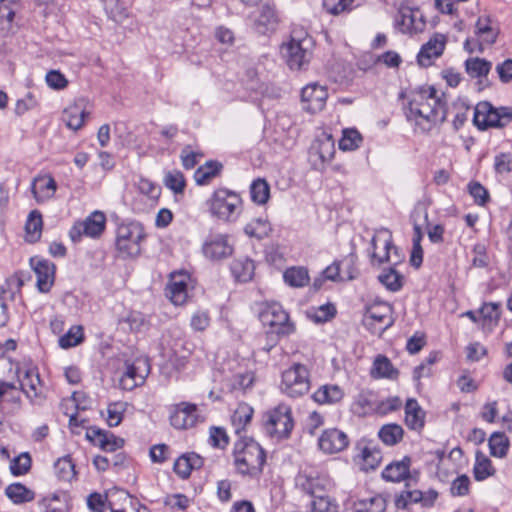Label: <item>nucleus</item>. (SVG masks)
I'll return each instance as SVG.
<instances>
[{
  "instance_id": "1",
  "label": "nucleus",
  "mask_w": 512,
  "mask_h": 512,
  "mask_svg": "<svg viewBox=\"0 0 512 512\" xmlns=\"http://www.w3.org/2000/svg\"><path fill=\"white\" fill-rule=\"evenodd\" d=\"M403 110L406 120L413 125L416 133H429L447 119V103L432 85H422L411 90Z\"/></svg>"
},
{
  "instance_id": "2",
  "label": "nucleus",
  "mask_w": 512,
  "mask_h": 512,
  "mask_svg": "<svg viewBox=\"0 0 512 512\" xmlns=\"http://www.w3.org/2000/svg\"><path fill=\"white\" fill-rule=\"evenodd\" d=\"M233 465L236 473L248 480H259L266 464V452L251 437H242L234 443Z\"/></svg>"
},
{
  "instance_id": "3",
  "label": "nucleus",
  "mask_w": 512,
  "mask_h": 512,
  "mask_svg": "<svg viewBox=\"0 0 512 512\" xmlns=\"http://www.w3.org/2000/svg\"><path fill=\"white\" fill-rule=\"evenodd\" d=\"M242 202L240 194L236 191L219 187L205 201V206L212 218L225 223H232L241 214Z\"/></svg>"
},
{
  "instance_id": "4",
  "label": "nucleus",
  "mask_w": 512,
  "mask_h": 512,
  "mask_svg": "<svg viewBox=\"0 0 512 512\" xmlns=\"http://www.w3.org/2000/svg\"><path fill=\"white\" fill-rule=\"evenodd\" d=\"M145 238V228L140 222L122 221L117 225L115 246L122 258H134L140 255Z\"/></svg>"
},
{
  "instance_id": "5",
  "label": "nucleus",
  "mask_w": 512,
  "mask_h": 512,
  "mask_svg": "<svg viewBox=\"0 0 512 512\" xmlns=\"http://www.w3.org/2000/svg\"><path fill=\"white\" fill-rule=\"evenodd\" d=\"M263 418L264 429L271 438L280 441L290 437L294 428V419L290 406L281 403L268 410Z\"/></svg>"
},
{
  "instance_id": "6",
  "label": "nucleus",
  "mask_w": 512,
  "mask_h": 512,
  "mask_svg": "<svg viewBox=\"0 0 512 512\" xmlns=\"http://www.w3.org/2000/svg\"><path fill=\"white\" fill-rule=\"evenodd\" d=\"M512 122L511 107H494L488 101L479 102L474 108L473 123L481 131L503 128Z\"/></svg>"
},
{
  "instance_id": "7",
  "label": "nucleus",
  "mask_w": 512,
  "mask_h": 512,
  "mask_svg": "<svg viewBox=\"0 0 512 512\" xmlns=\"http://www.w3.org/2000/svg\"><path fill=\"white\" fill-rule=\"evenodd\" d=\"M310 389V373L308 368L301 363H294L282 372L280 390L291 398H298L306 394Z\"/></svg>"
},
{
  "instance_id": "8",
  "label": "nucleus",
  "mask_w": 512,
  "mask_h": 512,
  "mask_svg": "<svg viewBox=\"0 0 512 512\" xmlns=\"http://www.w3.org/2000/svg\"><path fill=\"white\" fill-rule=\"evenodd\" d=\"M312 40L308 37L296 38L295 35L281 46V53L292 70L303 69L310 61Z\"/></svg>"
},
{
  "instance_id": "9",
  "label": "nucleus",
  "mask_w": 512,
  "mask_h": 512,
  "mask_svg": "<svg viewBox=\"0 0 512 512\" xmlns=\"http://www.w3.org/2000/svg\"><path fill=\"white\" fill-rule=\"evenodd\" d=\"M392 312L390 304L376 301L365 308L363 324L372 334H381L393 325Z\"/></svg>"
},
{
  "instance_id": "10",
  "label": "nucleus",
  "mask_w": 512,
  "mask_h": 512,
  "mask_svg": "<svg viewBox=\"0 0 512 512\" xmlns=\"http://www.w3.org/2000/svg\"><path fill=\"white\" fill-rule=\"evenodd\" d=\"M260 321L269 326L272 333L278 336H288L295 331L294 324L290 321L288 313L279 303L267 304L260 312Z\"/></svg>"
},
{
  "instance_id": "11",
  "label": "nucleus",
  "mask_w": 512,
  "mask_h": 512,
  "mask_svg": "<svg viewBox=\"0 0 512 512\" xmlns=\"http://www.w3.org/2000/svg\"><path fill=\"white\" fill-rule=\"evenodd\" d=\"M260 3L253 21V29L259 35H271L277 31L280 25V12L272 0H265Z\"/></svg>"
},
{
  "instance_id": "12",
  "label": "nucleus",
  "mask_w": 512,
  "mask_h": 512,
  "mask_svg": "<svg viewBox=\"0 0 512 512\" xmlns=\"http://www.w3.org/2000/svg\"><path fill=\"white\" fill-rule=\"evenodd\" d=\"M106 226V216L101 211L92 212L84 221L77 222L70 229L69 236L73 242H79L82 236L98 238Z\"/></svg>"
},
{
  "instance_id": "13",
  "label": "nucleus",
  "mask_w": 512,
  "mask_h": 512,
  "mask_svg": "<svg viewBox=\"0 0 512 512\" xmlns=\"http://www.w3.org/2000/svg\"><path fill=\"white\" fill-rule=\"evenodd\" d=\"M200 419L196 404L181 402L175 404L170 413V424L179 430H186L194 427Z\"/></svg>"
},
{
  "instance_id": "14",
  "label": "nucleus",
  "mask_w": 512,
  "mask_h": 512,
  "mask_svg": "<svg viewBox=\"0 0 512 512\" xmlns=\"http://www.w3.org/2000/svg\"><path fill=\"white\" fill-rule=\"evenodd\" d=\"M233 246L229 243L225 234H210L202 245L203 255L211 261H221L230 257L233 253Z\"/></svg>"
},
{
  "instance_id": "15",
  "label": "nucleus",
  "mask_w": 512,
  "mask_h": 512,
  "mask_svg": "<svg viewBox=\"0 0 512 512\" xmlns=\"http://www.w3.org/2000/svg\"><path fill=\"white\" fill-rule=\"evenodd\" d=\"M30 266L36 274V286L41 293H48L55 281L56 265L48 259L34 256Z\"/></svg>"
},
{
  "instance_id": "16",
  "label": "nucleus",
  "mask_w": 512,
  "mask_h": 512,
  "mask_svg": "<svg viewBox=\"0 0 512 512\" xmlns=\"http://www.w3.org/2000/svg\"><path fill=\"white\" fill-rule=\"evenodd\" d=\"M328 91L325 86L317 83H311L302 88L301 101L303 109L310 113H317L324 109Z\"/></svg>"
},
{
  "instance_id": "17",
  "label": "nucleus",
  "mask_w": 512,
  "mask_h": 512,
  "mask_svg": "<svg viewBox=\"0 0 512 512\" xmlns=\"http://www.w3.org/2000/svg\"><path fill=\"white\" fill-rule=\"evenodd\" d=\"M150 372V365L147 359H136L127 364L126 372L121 377L120 383L124 389L132 390L145 382Z\"/></svg>"
},
{
  "instance_id": "18",
  "label": "nucleus",
  "mask_w": 512,
  "mask_h": 512,
  "mask_svg": "<svg viewBox=\"0 0 512 512\" xmlns=\"http://www.w3.org/2000/svg\"><path fill=\"white\" fill-rule=\"evenodd\" d=\"M318 445L323 452L334 454L348 447L349 438L346 433L339 429H326L319 437Z\"/></svg>"
},
{
  "instance_id": "19",
  "label": "nucleus",
  "mask_w": 512,
  "mask_h": 512,
  "mask_svg": "<svg viewBox=\"0 0 512 512\" xmlns=\"http://www.w3.org/2000/svg\"><path fill=\"white\" fill-rule=\"evenodd\" d=\"M446 38L442 34H435L428 42L422 45L417 54V62L422 67H429L434 59L440 57L445 49Z\"/></svg>"
},
{
  "instance_id": "20",
  "label": "nucleus",
  "mask_w": 512,
  "mask_h": 512,
  "mask_svg": "<svg viewBox=\"0 0 512 512\" xmlns=\"http://www.w3.org/2000/svg\"><path fill=\"white\" fill-rule=\"evenodd\" d=\"M17 375L23 393L29 398L37 397L41 386L38 369L33 366L18 367Z\"/></svg>"
},
{
  "instance_id": "21",
  "label": "nucleus",
  "mask_w": 512,
  "mask_h": 512,
  "mask_svg": "<svg viewBox=\"0 0 512 512\" xmlns=\"http://www.w3.org/2000/svg\"><path fill=\"white\" fill-rule=\"evenodd\" d=\"M412 459L410 456H404L399 461H393L382 471L381 476L388 482H401L410 477V466Z\"/></svg>"
},
{
  "instance_id": "22",
  "label": "nucleus",
  "mask_w": 512,
  "mask_h": 512,
  "mask_svg": "<svg viewBox=\"0 0 512 512\" xmlns=\"http://www.w3.org/2000/svg\"><path fill=\"white\" fill-rule=\"evenodd\" d=\"M465 72L471 78L477 79L478 85L485 87L487 84V76L492 69V62L479 57H470L466 59L465 63Z\"/></svg>"
},
{
  "instance_id": "23",
  "label": "nucleus",
  "mask_w": 512,
  "mask_h": 512,
  "mask_svg": "<svg viewBox=\"0 0 512 512\" xmlns=\"http://www.w3.org/2000/svg\"><path fill=\"white\" fill-rule=\"evenodd\" d=\"M56 189L57 183L50 175L36 177L31 185V190L37 203H42L51 199L54 196Z\"/></svg>"
},
{
  "instance_id": "24",
  "label": "nucleus",
  "mask_w": 512,
  "mask_h": 512,
  "mask_svg": "<svg viewBox=\"0 0 512 512\" xmlns=\"http://www.w3.org/2000/svg\"><path fill=\"white\" fill-rule=\"evenodd\" d=\"M204 464L203 458L195 452H190L178 457L174 463L173 470L181 478L190 477L193 470L200 469Z\"/></svg>"
},
{
  "instance_id": "25",
  "label": "nucleus",
  "mask_w": 512,
  "mask_h": 512,
  "mask_svg": "<svg viewBox=\"0 0 512 512\" xmlns=\"http://www.w3.org/2000/svg\"><path fill=\"white\" fill-rule=\"evenodd\" d=\"M230 271L236 281L249 282L254 276V261L246 256L235 258L230 264Z\"/></svg>"
},
{
  "instance_id": "26",
  "label": "nucleus",
  "mask_w": 512,
  "mask_h": 512,
  "mask_svg": "<svg viewBox=\"0 0 512 512\" xmlns=\"http://www.w3.org/2000/svg\"><path fill=\"white\" fill-rule=\"evenodd\" d=\"M223 165L217 160H209L199 166L194 172V180L198 186L209 185L212 180L221 175Z\"/></svg>"
},
{
  "instance_id": "27",
  "label": "nucleus",
  "mask_w": 512,
  "mask_h": 512,
  "mask_svg": "<svg viewBox=\"0 0 512 512\" xmlns=\"http://www.w3.org/2000/svg\"><path fill=\"white\" fill-rule=\"evenodd\" d=\"M405 423L409 429L420 430L425 424V412L416 399L410 398L405 404Z\"/></svg>"
},
{
  "instance_id": "28",
  "label": "nucleus",
  "mask_w": 512,
  "mask_h": 512,
  "mask_svg": "<svg viewBox=\"0 0 512 512\" xmlns=\"http://www.w3.org/2000/svg\"><path fill=\"white\" fill-rule=\"evenodd\" d=\"M166 296L174 305L184 304L188 297L186 276L172 277L166 288Z\"/></svg>"
},
{
  "instance_id": "29",
  "label": "nucleus",
  "mask_w": 512,
  "mask_h": 512,
  "mask_svg": "<svg viewBox=\"0 0 512 512\" xmlns=\"http://www.w3.org/2000/svg\"><path fill=\"white\" fill-rule=\"evenodd\" d=\"M88 112L78 103L68 106L62 112V120L67 128L77 131L84 126Z\"/></svg>"
},
{
  "instance_id": "30",
  "label": "nucleus",
  "mask_w": 512,
  "mask_h": 512,
  "mask_svg": "<svg viewBox=\"0 0 512 512\" xmlns=\"http://www.w3.org/2000/svg\"><path fill=\"white\" fill-rule=\"evenodd\" d=\"M370 375L374 379L387 378V379H397L399 376V371L396 369L390 359L385 355L376 356Z\"/></svg>"
},
{
  "instance_id": "31",
  "label": "nucleus",
  "mask_w": 512,
  "mask_h": 512,
  "mask_svg": "<svg viewBox=\"0 0 512 512\" xmlns=\"http://www.w3.org/2000/svg\"><path fill=\"white\" fill-rule=\"evenodd\" d=\"M344 396L343 390L334 384H326L319 387L312 395L313 400L318 404H335Z\"/></svg>"
},
{
  "instance_id": "32",
  "label": "nucleus",
  "mask_w": 512,
  "mask_h": 512,
  "mask_svg": "<svg viewBox=\"0 0 512 512\" xmlns=\"http://www.w3.org/2000/svg\"><path fill=\"white\" fill-rule=\"evenodd\" d=\"M254 410L246 403L238 405L233 415L231 416V423L234 427L235 433L240 434L252 420Z\"/></svg>"
},
{
  "instance_id": "33",
  "label": "nucleus",
  "mask_w": 512,
  "mask_h": 512,
  "mask_svg": "<svg viewBox=\"0 0 512 512\" xmlns=\"http://www.w3.org/2000/svg\"><path fill=\"white\" fill-rule=\"evenodd\" d=\"M475 34L488 45L496 43L499 29L491 25L489 17H479L475 24Z\"/></svg>"
},
{
  "instance_id": "34",
  "label": "nucleus",
  "mask_w": 512,
  "mask_h": 512,
  "mask_svg": "<svg viewBox=\"0 0 512 512\" xmlns=\"http://www.w3.org/2000/svg\"><path fill=\"white\" fill-rule=\"evenodd\" d=\"M387 507L386 499L380 495L370 498L359 499L354 503L353 512H385Z\"/></svg>"
},
{
  "instance_id": "35",
  "label": "nucleus",
  "mask_w": 512,
  "mask_h": 512,
  "mask_svg": "<svg viewBox=\"0 0 512 512\" xmlns=\"http://www.w3.org/2000/svg\"><path fill=\"white\" fill-rule=\"evenodd\" d=\"M250 197L253 203L264 205L270 198V185L264 178H257L250 184Z\"/></svg>"
},
{
  "instance_id": "36",
  "label": "nucleus",
  "mask_w": 512,
  "mask_h": 512,
  "mask_svg": "<svg viewBox=\"0 0 512 512\" xmlns=\"http://www.w3.org/2000/svg\"><path fill=\"white\" fill-rule=\"evenodd\" d=\"M297 485L303 492L312 498L324 494V485L319 477H312L306 474H300L296 479Z\"/></svg>"
},
{
  "instance_id": "37",
  "label": "nucleus",
  "mask_w": 512,
  "mask_h": 512,
  "mask_svg": "<svg viewBox=\"0 0 512 512\" xmlns=\"http://www.w3.org/2000/svg\"><path fill=\"white\" fill-rule=\"evenodd\" d=\"M403 435L402 426L396 423L385 424L378 432V437L387 446L398 444L403 439Z\"/></svg>"
},
{
  "instance_id": "38",
  "label": "nucleus",
  "mask_w": 512,
  "mask_h": 512,
  "mask_svg": "<svg viewBox=\"0 0 512 512\" xmlns=\"http://www.w3.org/2000/svg\"><path fill=\"white\" fill-rule=\"evenodd\" d=\"M43 220L40 211L32 210L25 224L26 239L34 243L39 240L42 232Z\"/></svg>"
},
{
  "instance_id": "39",
  "label": "nucleus",
  "mask_w": 512,
  "mask_h": 512,
  "mask_svg": "<svg viewBox=\"0 0 512 512\" xmlns=\"http://www.w3.org/2000/svg\"><path fill=\"white\" fill-rule=\"evenodd\" d=\"M5 494L14 504L17 505L30 502L35 496L33 491L21 483H13L7 486Z\"/></svg>"
},
{
  "instance_id": "40",
  "label": "nucleus",
  "mask_w": 512,
  "mask_h": 512,
  "mask_svg": "<svg viewBox=\"0 0 512 512\" xmlns=\"http://www.w3.org/2000/svg\"><path fill=\"white\" fill-rule=\"evenodd\" d=\"M283 279L291 287H304L309 283L308 270L305 267H290L283 273Z\"/></svg>"
},
{
  "instance_id": "41",
  "label": "nucleus",
  "mask_w": 512,
  "mask_h": 512,
  "mask_svg": "<svg viewBox=\"0 0 512 512\" xmlns=\"http://www.w3.org/2000/svg\"><path fill=\"white\" fill-rule=\"evenodd\" d=\"M57 478L61 481H71L75 475V464L69 455L58 458L54 463Z\"/></svg>"
},
{
  "instance_id": "42",
  "label": "nucleus",
  "mask_w": 512,
  "mask_h": 512,
  "mask_svg": "<svg viewBox=\"0 0 512 512\" xmlns=\"http://www.w3.org/2000/svg\"><path fill=\"white\" fill-rule=\"evenodd\" d=\"M490 454L497 458L506 456L509 448V439L503 432H494L489 438Z\"/></svg>"
},
{
  "instance_id": "43",
  "label": "nucleus",
  "mask_w": 512,
  "mask_h": 512,
  "mask_svg": "<svg viewBox=\"0 0 512 512\" xmlns=\"http://www.w3.org/2000/svg\"><path fill=\"white\" fill-rule=\"evenodd\" d=\"M244 232L249 237H254L258 240L264 239L271 232L270 223L263 218L253 219L244 227Z\"/></svg>"
},
{
  "instance_id": "44",
  "label": "nucleus",
  "mask_w": 512,
  "mask_h": 512,
  "mask_svg": "<svg viewBox=\"0 0 512 512\" xmlns=\"http://www.w3.org/2000/svg\"><path fill=\"white\" fill-rule=\"evenodd\" d=\"M163 183L174 194H183L186 187L184 174L179 170L167 171L164 175Z\"/></svg>"
},
{
  "instance_id": "45",
  "label": "nucleus",
  "mask_w": 512,
  "mask_h": 512,
  "mask_svg": "<svg viewBox=\"0 0 512 512\" xmlns=\"http://www.w3.org/2000/svg\"><path fill=\"white\" fill-rule=\"evenodd\" d=\"M494 474V468L489 458L480 451L476 454V463L473 468V475L476 481H483Z\"/></svg>"
},
{
  "instance_id": "46",
  "label": "nucleus",
  "mask_w": 512,
  "mask_h": 512,
  "mask_svg": "<svg viewBox=\"0 0 512 512\" xmlns=\"http://www.w3.org/2000/svg\"><path fill=\"white\" fill-rule=\"evenodd\" d=\"M362 141V135L355 128L344 129L339 140V148L343 151H353L360 147Z\"/></svg>"
},
{
  "instance_id": "47",
  "label": "nucleus",
  "mask_w": 512,
  "mask_h": 512,
  "mask_svg": "<svg viewBox=\"0 0 512 512\" xmlns=\"http://www.w3.org/2000/svg\"><path fill=\"white\" fill-rule=\"evenodd\" d=\"M83 341V327L80 325H74L59 338V346L63 349H68L79 345Z\"/></svg>"
},
{
  "instance_id": "48",
  "label": "nucleus",
  "mask_w": 512,
  "mask_h": 512,
  "mask_svg": "<svg viewBox=\"0 0 512 512\" xmlns=\"http://www.w3.org/2000/svg\"><path fill=\"white\" fill-rule=\"evenodd\" d=\"M402 276L394 269H385L379 276L378 280L389 291L397 292L402 288Z\"/></svg>"
},
{
  "instance_id": "49",
  "label": "nucleus",
  "mask_w": 512,
  "mask_h": 512,
  "mask_svg": "<svg viewBox=\"0 0 512 512\" xmlns=\"http://www.w3.org/2000/svg\"><path fill=\"white\" fill-rule=\"evenodd\" d=\"M467 191L478 206H485L490 202L489 191L478 181H470L467 184Z\"/></svg>"
},
{
  "instance_id": "50",
  "label": "nucleus",
  "mask_w": 512,
  "mask_h": 512,
  "mask_svg": "<svg viewBox=\"0 0 512 512\" xmlns=\"http://www.w3.org/2000/svg\"><path fill=\"white\" fill-rule=\"evenodd\" d=\"M361 458L363 460V470H374L381 462L382 454L380 449L375 447H364L361 451Z\"/></svg>"
},
{
  "instance_id": "51",
  "label": "nucleus",
  "mask_w": 512,
  "mask_h": 512,
  "mask_svg": "<svg viewBox=\"0 0 512 512\" xmlns=\"http://www.w3.org/2000/svg\"><path fill=\"white\" fill-rule=\"evenodd\" d=\"M31 462V457L27 452L15 457L10 463V471L12 475L21 476L26 474L31 468Z\"/></svg>"
},
{
  "instance_id": "52",
  "label": "nucleus",
  "mask_w": 512,
  "mask_h": 512,
  "mask_svg": "<svg viewBox=\"0 0 512 512\" xmlns=\"http://www.w3.org/2000/svg\"><path fill=\"white\" fill-rule=\"evenodd\" d=\"M355 0H323V8L332 15L350 12Z\"/></svg>"
},
{
  "instance_id": "53",
  "label": "nucleus",
  "mask_w": 512,
  "mask_h": 512,
  "mask_svg": "<svg viewBox=\"0 0 512 512\" xmlns=\"http://www.w3.org/2000/svg\"><path fill=\"white\" fill-rule=\"evenodd\" d=\"M420 500V490H403L395 497V506L397 509H407L410 504H418Z\"/></svg>"
},
{
  "instance_id": "54",
  "label": "nucleus",
  "mask_w": 512,
  "mask_h": 512,
  "mask_svg": "<svg viewBox=\"0 0 512 512\" xmlns=\"http://www.w3.org/2000/svg\"><path fill=\"white\" fill-rule=\"evenodd\" d=\"M501 305L497 302H484L479 309L481 317L485 321L493 322L497 324L501 316Z\"/></svg>"
},
{
  "instance_id": "55",
  "label": "nucleus",
  "mask_w": 512,
  "mask_h": 512,
  "mask_svg": "<svg viewBox=\"0 0 512 512\" xmlns=\"http://www.w3.org/2000/svg\"><path fill=\"white\" fill-rule=\"evenodd\" d=\"M311 508L312 512H336L338 505L324 493L313 498Z\"/></svg>"
},
{
  "instance_id": "56",
  "label": "nucleus",
  "mask_w": 512,
  "mask_h": 512,
  "mask_svg": "<svg viewBox=\"0 0 512 512\" xmlns=\"http://www.w3.org/2000/svg\"><path fill=\"white\" fill-rule=\"evenodd\" d=\"M402 405V402L399 397L392 396L386 399L376 401L375 413L380 415H386L390 412L396 411Z\"/></svg>"
},
{
  "instance_id": "57",
  "label": "nucleus",
  "mask_w": 512,
  "mask_h": 512,
  "mask_svg": "<svg viewBox=\"0 0 512 512\" xmlns=\"http://www.w3.org/2000/svg\"><path fill=\"white\" fill-rule=\"evenodd\" d=\"M209 443L214 448H226L229 443V438L225 429L215 426L211 427L209 431Z\"/></svg>"
},
{
  "instance_id": "58",
  "label": "nucleus",
  "mask_w": 512,
  "mask_h": 512,
  "mask_svg": "<svg viewBox=\"0 0 512 512\" xmlns=\"http://www.w3.org/2000/svg\"><path fill=\"white\" fill-rule=\"evenodd\" d=\"M254 381V376L251 372L245 370L243 372H238L231 379V389L232 390H245L252 386Z\"/></svg>"
},
{
  "instance_id": "59",
  "label": "nucleus",
  "mask_w": 512,
  "mask_h": 512,
  "mask_svg": "<svg viewBox=\"0 0 512 512\" xmlns=\"http://www.w3.org/2000/svg\"><path fill=\"white\" fill-rule=\"evenodd\" d=\"M125 444L123 438L114 435L109 432L105 438L99 442V448L105 452H115L121 449Z\"/></svg>"
},
{
  "instance_id": "60",
  "label": "nucleus",
  "mask_w": 512,
  "mask_h": 512,
  "mask_svg": "<svg viewBox=\"0 0 512 512\" xmlns=\"http://www.w3.org/2000/svg\"><path fill=\"white\" fill-rule=\"evenodd\" d=\"M494 170L497 174L512 172V153H499L494 157Z\"/></svg>"
},
{
  "instance_id": "61",
  "label": "nucleus",
  "mask_w": 512,
  "mask_h": 512,
  "mask_svg": "<svg viewBox=\"0 0 512 512\" xmlns=\"http://www.w3.org/2000/svg\"><path fill=\"white\" fill-rule=\"evenodd\" d=\"M470 490V479L467 475L463 474L453 480L450 492L452 496H465Z\"/></svg>"
},
{
  "instance_id": "62",
  "label": "nucleus",
  "mask_w": 512,
  "mask_h": 512,
  "mask_svg": "<svg viewBox=\"0 0 512 512\" xmlns=\"http://www.w3.org/2000/svg\"><path fill=\"white\" fill-rule=\"evenodd\" d=\"M38 106V101L33 93L28 92L22 99H18L15 105V114L22 116L27 111L32 110Z\"/></svg>"
},
{
  "instance_id": "63",
  "label": "nucleus",
  "mask_w": 512,
  "mask_h": 512,
  "mask_svg": "<svg viewBox=\"0 0 512 512\" xmlns=\"http://www.w3.org/2000/svg\"><path fill=\"white\" fill-rule=\"evenodd\" d=\"M376 397L373 393H360L356 399V405L361 408L363 413H375Z\"/></svg>"
},
{
  "instance_id": "64",
  "label": "nucleus",
  "mask_w": 512,
  "mask_h": 512,
  "mask_svg": "<svg viewBox=\"0 0 512 512\" xmlns=\"http://www.w3.org/2000/svg\"><path fill=\"white\" fill-rule=\"evenodd\" d=\"M198 157H203L200 152H194L190 146H185L180 154L182 166L186 170L193 169L198 163Z\"/></svg>"
}]
</instances>
